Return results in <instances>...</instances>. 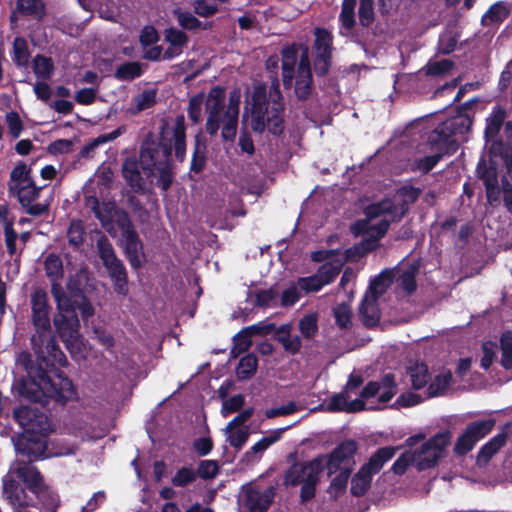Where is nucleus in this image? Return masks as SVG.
<instances>
[{"label": "nucleus", "instance_id": "f257e3e1", "mask_svg": "<svg viewBox=\"0 0 512 512\" xmlns=\"http://www.w3.org/2000/svg\"><path fill=\"white\" fill-rule=\"evenodd\" d=\"M35 360L25 356L27 377L21 379L17 391L26 400L45 406L49 400L65 406L77 396L72 381L59 367L67 366V358L54 336L39 334L31 338Z\"/></svg>", "mask_w": 512, "mask_h": 512}, {"label": "nucleus", "instance_id": "f03ea898", "mask_svg": "<svg viewBox=\"0 0 512 512\" xmlns=\"http://www.w3.org/2000/svg\"><path fill=\"white\" fill-rule=\"evenodd\" d=\"M278 75L272 76L269 92L265 83H257L246 103L251 118V129L262 134L266 129L274 136L284 132L285 104Z\"/></svg>", "mask_w": 512, "mask_h": 512}, {"label": "nucleus", "instance_id": "7ed1b4c3", "mask_svg": "<svg viewBox=\"0 0 512 512\" xmlns=\"http://www.w3.org/2000/svg\"><path fill=\"white\" fill-rule=\"evenodd\" d=\"M138 157L143 174L151 185L167 192L173 184L175 173L172 159V140L164 136V126L160 135L148 132L139 146Z\"/></svg>", "mask_w": 512, "mask_h": 512}, {"label": "nucleus", "instance_id": "20e7f679", "mask_svg": "<svg viewBox=\"0 0 512 512\" xmlns=\"http://www.w3.org/2000/svg\"><path fill=\"white\" fill-rule=\"evenodd\" d=\"M324 454L305 462L293 463L285 472L283 485L296 487L301 484L300 503L306 504L316 495V487L324 470Z\"/></svg>", "mask_w": 512, "mask_h": 512}, {"label": "nucleus", "instance_id": "39448f33", "mask_svg": "<svg viewBox=\"0 0 512 512\" xmlns=\"http://www.w3.org/2000/svg\"><path fill=\"white\" fill-rule=\"evenodd\" d=\"M31 463L20 461L15 469V474L23 482L25 488L35 495L46 512H56L59 507L58 496L45 483L38 468Z\"/></svg>", "mask_w": 512, "mask_h": 512}, {"label": "nucleus", "instance_id": "423d86ee", "mask_svg": "<svg viewBox=\"0 0 512 512\" xmlns=\"http://www.w3.org/2000/svg\"><path fill=\"white\" fill-rule=\"evenodd\" d=\"M113 220L121 231L124 241V254L130 266L137 270L145 261L144 246L129 213L122 208H114Z\"/></svg>", "mask_w": 512, "mask_h": 512}, {"label": "nucleus", "instance_id": "0eeeda50", "mask_svg": "<svg viewBox=\"0 0 512 512\" xmlns=\"http://www.w3.org/2000/svg\"><path fill=\"white\" fill-rule=\"evenodd\" d=\"M98 255L107 270V273L113 283V289L116 294L125 296L128 294V273L121 259L115 253V250L109 239L102 235L96 242Z\"/></svg>", "mask_w": 512, "mask_h": 512}, {"label": "nucleus", "instance_id": "6e6552de", "mask_svg": "<svg viewBox=\"0 0 512 512\" xmlns=\"http://www.w3.org/2000/svg\"><path fill=\"white\" fill-rule=\"evenodd\" d=\"M449 442V432H439L424 442L420 449L414 452L417 469L424 471L435 467Z\"/></svg>", "mask_w": 512, "mask_h": 512}, {"label": "nucleus", "instance_id": "1a4fd4ad", "mask_svg": "<svg viewBox=\"0 0 512 512\" xmlns=\"http://www.w3.org/2000/svg\"><path fill=\"white\" fill-rule=\"evenodd\" d=\"M495 424L496 421L493 418L470 422L455 443V454L464 456L469 453L479 440L493 430Z\"/></svg>", "mask_w": 512, "mask_h": 512}, {"label": "nucleus", "instance_id": "9d476101", "mask_svg": "<svg viewBox=\"0 0 512 512\" xmlns=\"http://www.w3.org/2000/svg\"><path fill=\"white\" fill-rule=\"evenodd\" d=\"M17 452L27 458V462L45 458L47 451V437L34 430L24 431L15 444Z\"/></svg>", "mask_w": 512, "mask_h": 512}, {"label": "nucleus", "instance_id": "9b49d317", "mask_svg": "<svg viewBox=\"0 0 512 512\" xmlns=\"http://www.w3.org/2000/svg\"><path fill=\"white\" fill-rule=\"evenodd\" d=\"M358 448L359 446L356 440L346 439L340 442L329 454L324 455V469H327L328 476L342 470V465L353 461Z\"/></svg>", "mask_w": 512, "mask_h": 512}, {"label": "nucleus", "instance_id": "f8f14e48", "mask_svg": "<svg viewBox=\"0 0 512 512\" xmlns=\"http://www.w3.org/2000/svg\"><path fill=\"white\" fill-rule=\"evenodd\" d=\"M142 163L136 155L126 157L121 165V174L126 184L135 194L146 193V181L142 174Z\"/></svg>", "mask_w": 512, "mask_h": 512}, {"label": "nucleus", "instance_id": "ddd939ff", "mask_svg": "<svg viewBox=\"0 0 512 512\" xmlns=\"http://www.w3.org/2000/svg\"><path fill=\"white\" fill-rule=\"evenodd\" d=\"M31 309H32V322L37 329L43 332H49L51 329L50 323V305L48 302V295L44 289L38 288L30 295Z\"/></svg>", "mask_w": 512, "mask_h": 512}, {"label": "nucleus", "instance_id": "4468645a", "mask_svg": "<svg viewBox=\"0 0 512 512\" xmlns=\"http://www.w3.org/2000/svg\"><path fill=\"white\" fill-rule=\"evenodd\" d=\"M428 145L432 151L441 154L442 157L453 155L459 148V144L449 128L442 123L429 134Z\"/></svg>", "mask_w": 512, "mask_h": 512}, {"label": "nucleus", "instance_id": "2eb2a0df", "mask_svg": "<svg viewBox=\"0 0 512 512\" xmlns=\"http://www.w3.org/2000/svg\"><path fill=\"white\" fill-rule=\"evenodd\" d=\"M506 115V110L500 105H496L486 118L484 137L487 143L492 142L491 150L493 153H500L503 147V140L498 138V136L503 127Z\"/></svg>", "mask_w": 512, "mask_h": 512}, {"label": "nucleus", "instance_id": "dca6fc26", "mask_svg": "<svg viewBox=\"0 0 512 512\" xmlns=\"http://www.w3.org/2000/svg\"><path fill=\"white\" fill-rule=\"evenodd\" d=\"M25 487L19 481L10 475L3 478V498L10 506L15 507H33L34 500L26 492Z\"/></svg>", "mask_w": 512, "mask_h": 512}, {"label": "nucleus", "instance_id": "f3484780", "mask_svg": "<svg viewBox=\"0 0 512 512\" xmlns=\"http://www.w3.org/2000/svg\"><path fill=\"white\" fill-rule=\"evenodd\" d=\"M53 323L58 336L65 343L66 348L70 349V346H72L79 337L80 322L78 316L55 314Z\"/></svg>", "mask_w": 512, "mask_h": 512}, {"label": "nucleus", "instance_id": "a211bd4d", "mask_svg": "<svg viewBox=\"0 0 512 512\" xmlns=\"http://www.w3.org/2000/svg\"><path fill=\"white\" fill-rule=\"evenodd\" d=\"M409 211L405 202H395L385 199L368 207L369 217H378L380 215H388L390 222H399Z\"/></svg>", "mask_w": 512, "mask_h": 512}, {"label": "nucleus", "instance_id": "6ab92c4d", "mask_svg": "<svg viewBox=\"0 0 512 512\" xmlns=\"http://www.w3.org/2000/svg\"><path fill=\"white\" fill-rule=\"evenodd\" d=\"M380 297L372 295L368 292L362 298L359 305L358 314L362 324L366 328H374L378 326L381 318L378 300Z\"/></svg>", "mask_w": 512, "mask_h": 512}, {"label": "nucleus", "instance_id": "aec40b11", "mask_svg": "<svg viewBox=\"0 0 512 512\" xmlns=\"http://www.w3.org/2000/svg\"><path fill=\"white\" fill-rule=\"evenodd\" d=\"M276 495V489L269 486L263 492L259 490H250L245 499V505L248 512H266L271 506Z\"/></svg>", "mask_w": 512, "mask_h": 512}, {"label": "nucleus", "instance_id": "412c9836", "mask_svg": "<svg viewBox=\"0 0 512 512\" xmlns=\"http://www.w3.org/2000/svg\"><path fill=\"white\" fill-rule=\"evenodd\" d=\"M282 56V82L283 87L289 90L293 86L295 66L298 57V49L295 44L289 45L281 50Z\"/></svg>", "mask_w": 512, "mask_h": 512}, {"label": "nucleus", "instance_id": "4be33fe9", "mask_svg": "<svg viewBox=\"0 0 512 512\" xmlns=\"http://www.w3.org/2000/svg\"><path fill=\"white\" fill-rule=\"evenodd\" d=\"M506 428L507 425L480 448L476 457L478 466L487 465L492 457L506 444L508 438Z\"/></svg>", "mask_w": 512, "mask_h": 512}, {"label": "nucleus", "instance_id": "5701e85b", "mask_svg": "<svg viewBox=\"0 0 512 512\" xmlns=\"http://www.w3.org/2000/svg\"><path fill=\"white\" fill-rule=\"evenodd\" d=\"M16 13L25 17H32L42 20L46 14V7L43 0H17L15 10L10 15V21L17 20Z\"/></svg>", "mask_w": 512, "mask_h": 512}, {"label": "nucleus", "instance_id": "b1692460", "mask_svg": "<svg viewBox=\"0 0 512 512\" xmlns=\"http://www.w3.org/2000/svg\"><path fill=\"white\" fill-rule=\"evenodd\" d=\"M171 140L175 158L182 163L186 158V124L185 117L182 114L175 118L173 137Z\"/></svg>", "mask_w": 512, "mask_h": 512}, {"label": "nucleus", "instance_id": "393cba45", "mask_svg": "<svg viewBox=\"0 0 512 512\" xmlns=\"http://www.w3.org/2000/svg\"><path fill=\"white\" fill-rule=\"evenodd\" d=\"M396 450L397 448L393 446L381 447L377 449L361 467L374 476L394 457Z\"/></svg>", "mask_w": 512, "mask_h": 512}, {"label": "nucleus", "instance_id": "a878e982", "mask_svg": "<svg viewBox=\"0 0 512 512\" xmlns=\"http://www.w3.org/2000/svg\"><path fill=\"white\" fill-rule=\"evenodd\" d=\"M274 339L279 342L284 351L289 354L295 355L301 350V338L298 335H291V326L288 324L281 325L276 329Z\"/></svg>", "mask_w": 512, "mask_h": 512}, {"label": "nucleus", "instance_id": "bb28decb", "mask_svg": "<svg viewBox=\"0 0 512 512\" xmlns=\"http://www.w3.org/2000/svg\"><path fill=\"white\" fill-rule=\"evenodd\" d=\"M32 169L27 166L25 162H19L10 172V179L8 182L9 194L15 192L17 189L25 186L30 181H34L31 176Z\"/></svg>", "mask_w": 512, "mask_h": 512}, {"label": "nucleus", "instance_id": "cd10ccee", "mask_svg": "<svg viewBox=\"0 0 512 512\" xmlns=\"http://www.w3.org/2000/svg\"><path fill=\"white\" fill-rule=\"evenodd\" d=\"M207 145L206 141L202 139L201 134H197L194 138V150L192 154L190 172L199 174L203 171L207 162Z\"/></svg>", "mask_w": 512, "mask_h": 512}, {"label": "nucleus", "instance_id": "c85d7f7f", "mask_svg": "<svg viewBox=\"0 0 512 512\" xmlns=\"http://www.w3.org/2000/svg\"><path fill=\"white\" fill-rule=\"evenodd\" d=\"M173 14L176 17L180 27L184 30H208L212 27V22L202 23L198 18H196L192 13L188 11H182L181 9L177 8L173 11Z\"/></svg>", "mask_w": 512, "mask_h": 512}, {"label": "nucleus", "instance_id": "c756f323", "mask_svg": "<svg viewBox=\"0 0 512 512\" xmlns=\"http://www.w3.org/2000/svg\"><path fill=\"white\" fill-rule=\"evenodd\" d=\"M373 476L360 467L351 479L350 493L354 497L364 496L371 487Z\"/></svg>", "mask_w": 512, "mask_h": 512}, {"label": "nucleus", "instance_id": "7c9ffc66", "mask_svg": "<svg viewBox=\"0 0 512 512\" xmlns=\"http://www.w3.org/2000/svg\"><path fill=\"white\" fill-rule=\"evenodd\" d=\"M509 7L503 2L498 1L491 5L481 18V23L487 26L492 23H502L510 15Z\"/></svg>", "mask_w": 512, "mask_h": 512}, {"label": "nucleus", "instance_id": "2f4dec72", "mask_svg": "<svg viewBox=\"0 0 512 512\" xmlns=\"http://www.w3.org/2000/svg\"><path fill=\"white\" fill-rule=\"evenodd\" d=\"M294 92L298 100L309 99L313 91V74L295 72Z\"/></svg>", "mask_w": 512, "mask_h": 512}, {"label": "nucleus", "instance_id": "473e14b6", "mask_svg": "<svg viewBox=\"0 0 512 512\" xmlns=\"http://www.w3.org/2000/svg\"><path fill=\"white\" fill-rule=\"evenodd\" d=\"M419 271L417 264H409L397 277L398 285L408 295L413 294L417 289L416 275Z\"/></svg>", "mask_w": 512, "mask_h": 512}, {"label": "nucleus", "instance_id": "72a5a7b5", "mask_svg": "<svg viewBox=\"0 0 512 512\" xmlns=\"http://www.w3.org/2000/svg\"><path fill=\"white\" fill-rule=\"evenodd\" d=\"M394 271L392 269H385L373 280L370 281L368 290L366 292L381 297L387 288L393 283Z\"/></svg>", "mask_w": 512, "mask_h": 512}, {"label": "nucleus", "instance_id": "f704fd0d", "mask_svg": "<svg viewBox=\"0 0 512 512\" xmlns=\"http://www.w3.org/2000/svg\"><path fill=\"white\" fill-rule=\"evenodd\" d=\"M44 186H37L35 181H30L25 186L17 189L15 192L9 194L18 198L22 207L28 206L40 197V192Z\"/></svg>", "mask_w": 512, "mask_h": 512}, {"label": "nucleus", "instance_id": "c9c22d12", "mask_svg": "<svg viewBox=\"0 0 512 512\" xmlns=\"http://www.w3.org/2000/svg\"><path fill=\"white\" fill-rule=\"evenodd\" d=\"M258 367V358L254 353L244 355L236 367V376L239 380L251 379Z\"/></svg>", "mask_w": 512, "mask_h": 512}, {"label": "nucleus", "instance_id": "e433bc0d", "mask_svg": "<svg viewBox=\"0 0 512 512\" xmlns=\"http://www.w3.org/2000/svg\"><path fill=\"white\" fill-rule=\"evenodd\" d=\"M412 388L420 390L424 388L431 379L428 366L425 363H416L408 368Z\"/></svg>", "mask_w": 512, "mask_h": 512}, {"label": "nucleus", "instance_id": "4c0bfd02", "mask_svg": "<svg viewBox=\"0 0 512 512\" xmlns=\"http://www.w3.org/2000/svg\"><path fill=\"white\" fill-rule=\"evenodd\" d=\"M313 48L319 54H333V35L326 28L317 27L314 31Z\"/></svg>", "mask_w": 512, "mask_h": 512}, {"label": "nucleus", "instance_id": "58836bf2", "mask_svg": "<svg viewBox=\"0 0 512 512\" xmlns=\"http://www.w3.org/2000/svg\"><path fill=\"white\" fill-rule=\"evenodd\" d=\"M44 271L49 281L62 280L64 269L61 257L55 253H49L44 260Z\"/></svg>", "mask_w": 512, "mask_h": 512}, {"label": "nucleus", "instance_id": "ea45409f", "mask_svg": "<svg viewBox=\"0 0 512 512\" xmlns=\"http://www.w3.org/2000/svg\"><path fill=\"white\" fill-rule=\"evenodd\" d=\"M453 375L450 370H445L443 373L437 375L429 384L427 388V395L429 398L442 395L446 389L451 385Z\"/></svg>", "mask_w": 512, "mask_h": 512}, {"label": "nucleus", "instance_id": "a19ab883", "mask_svg": "<svg viewBox=\"0 0 512 512\" xmlns=\"http://www.w3.org/2000/svg\"><path fill=\"white\" fill-rule=\"evenodd\" d=\"M55 67L52 58L42 54H37L33 59V72L34 74L43 80H49Z\"/></svg>", "mask_w": 512, "mask_h": 512}, {"label": "nucleus", "instance_id": "79ce46f5", "mask_svg": "<svg viewBox=\"0 0 512 512\" xmlns=\"http://www.w3.org/2000/svg\"><path fill=\"white\" fill-rule=\"evenodd\" d=\"M357 0H343L339 14V22L346 31H351L356 25L355 8Z\"/></svg>", "mask_w": 512, "mask_h": 512}, {"label": "nucleus", "instance_id": "37998d69", "mask_svg": "<svg viewBox=\"0 0 512 512\" xmlns=\"http://www.w3.org/2000/svg\"><path fill=\"white\" fill-rule=\"evenodd\" d=\"M30 58L28 43L23 37H16L13 41L12 60L18 67H27Z\"/></svg>", "mask_w": 512, "mask_h": 512}, {"label": "nucleus", "instance_id": "c03bdc74", "mask_svg": "<svg viewBox=\"0 0 512 512\" xmlns=\"http://www.w3.org/2000/svg\"><path fill=\"white\" fill-rule=\"evenodd\" d=\"M14 419L24 428V431L34 430L36 427L37 411L28 406H21L14 410Z\"/></svg>", "mask_w": 512, "mask_h": 512}, {"label": "nucleus", "instance_id": "a18cd8bd", "mask_svg": "<svg viewBox=\"0 0 512 512\" xmlns=\"http://www.w3.org/2000/svg\"><path fill=\"white\" fill-rule=\"evenodd\" d=\"M473 120L472 118L465 114L460 115L458 114L456 117L442 122L443 125L447 126L449 128V131L451 132L452 136L455 138V135H464L468 133L471 129Z\"/></svg>", "mask_w": 512, "mask_h": 512}, {"label": "nucleus", "instance_id": "49530a36", "mask_svg": "<svg viewBox=\"0 0 512 512\" xmlns=\"http://www.w3.org/2000/svg\"><path fill=\"white\" fill-rule=\"evenodd\" d=\"M143 73L139 62H125L119 65L114 73L116 79L121 81H132Z\"/></svg>", "mask_w": 512, "mask_h": 512}, {"label": "nucleus", "instance_id": "de8ad7c7", "mask_svg": "<svg viewBox=\"0 0 512 512\" xmlns=\"http://www.w3.org/2000/svg\"><path fill=\"white\" fill-rule=\"evenodd\" d=\"M298 328L305 339H312L318 332V314L312 312L304 315L298 323Z\"/></svg>", "mask_w": 512, "mask_h": 512}, {"label": "nucleus", "instance_id": "09e8293b", "mask_svg": "<svg viewBox=\"0 0 512 512\" xmlns=\"http://www.w3.org/2000/svg\"><path fill=\"white\" fill-rule=\"evenodd\" d=\"M126 132H127V126L120 125L118 128H116L115 130H113L110 133L101 134L98 137L94 138L86 146L83 147L82 154L83 155L88 154L89 151L93 150L94 148L98 147L99 145L113 141L116 138H118L119 136L125 134Z\"/></svg>", "mask_w": 512, "mask_h": 512}, {"label": "nucleus", "instance_id": "8fccbe9b", "mask_svg": "<svg viewBox=\"0 0 512 512\" xmlns=\"http://www.w3.org/2000/svg\"><path fill=\"white\" fill-rule=\"evenodd\" d=\"M68 243L73 248H79L85 239V228L83 222L79 219L72 220L67 230Z\"/></svg>", "mask_w": 512, "mask_h": 512}, {"label": "nucleus", "instance_id": "3c124183", "mask_svg": "<svg viewBox=\"0 0 512 512\" xmlns=\"http://www.w3.org/2000/svg\"><path fill=\"white\" fill-rule=\"evenodd\" d=\"M378 384L381 385V389L384 391L379 395L378 401L380 403L389 402L397 393V385L395 382V375L393 373L385 374Z\"/></svg>", "mask_w": 512, "mask_h": 512}, {"label": "nucleus", "instance_id": "603ef678", "mask_svg": "<svg viewBox=\"0 0 512 512\" xmlns=\"http://www.w3.org/2000/svg\"><path fill=\"white\" fill-rule=\"evenodd\" d=\"M206 110L208 112L205 130L210 136H215L220 128L221 113L223 112V108H218L216 105H206Z\"/></svg>", "mask_w": 512, "mask_h": 512}, {"label": "nucleus", "instance_id": "864d4df0", "mask_svg": "<svg viewBox=\"0 0 512 512\" xmlns=\"http://www.w3.org/2000/svg\"><path fill=\"white\" fill-rule=\"evenodd\" d=\"M336 325L341 329H348L352 325V310L349 304L343 302L333 308Z\"/></svg>", "mask_w": 512, "mask_h": 512}, {"label": "nucleus", "instance_id": "5fc2aeb1", "mask_svg": "<svg viewBox=\"0 0 512 512\" xmlns=\"http://www.w3.org/2000/svg\"><path fill=\"white\" fill-rule=\"evenodd\" d=\"M358 17L362 27L368 28L373 24L375 21L374 0H360Z\"/></svg>", "mask_w": 512, "mask_h": 512}, {"label": "nucleus", "instance_id": "6e6d98bb", "mask_svg": "<svg viewBox=\"0 0 512 512\" xmlns=\"http://www.w3.org/2000/svg\"><path fill=\"white\" fill-rule=\"evenodd\" d=\"M197 479L196 471L192 467L184 466L177 470L171 483L175 487H186Z\"/></svg>", "mask_w": 512, "mask_h": 512}, {"label": "nucleus", "instance_id": "4d7b16f0", "mask_svg": "<svg viewBox=\"0 0 512 512\" xmlns=\"http://www.w3.org/2000/svg\"><path fill=\"white\" fill-rule=\"evenodd\" d=\"M477 174L484 186L498 184L497 169L493 165H487L485 160L481 159L477 165Z\"/></svg>", "mask_w": 512, "mask_h": 512}, {"label": "nucleus", "instance_id": "13d9d810", "mask_svg": "<svg viewBox=\"0 0 512 512\" xmlns=\"http://www.w3.org/2000/svg\"><path fill=\"white\" fill-rule=\"evenodd\" d=\"M288 427L278 428L273 430L269 436L262 437L259 441H257L250 449L252 453H261L268 449L272 444L279 441L282 437V434L287 430Z\"/></svg>", "mask_w": 512, "mask_h": 512}, {"label": "nucleus", "instance_id": "bf43d9fd", "mask_svg": "<svg viewBox=\"0 0 512 512\" xmlns=\"http://www.w3.org/2000/svg\"><path fill=\"white\" fill-rule=\"evenodd\" d=\"M279 292L275 287L261 289L255 293V306L266 308L275 305Z\"/></svg>", "mask_w": 512, "mask_h": 512}, {"label": "nucleus", "instance_id": "052dcab7", "mask_svg": "<svg viewBox=\"0 0 512 512\" xmlns=\"http://www.w3.org/2000/svg\"><path fill=\"white\" fill-rule=\"evenodd\" d=\"M205 95L200 92L189 99L188 104V117L194 123L197 124L201 120L202 105L204 103Z\"/></svg>", "mask_w": 512, "mask_h": 512}, {"label": "nucleus", "instance_id": "680f3d73", "mask_svg": "<svg viewBox=\"0 0 512 512\" xmlns=\"http://www.w3.org/2000/svg\"><path fill=\"white\" fill-rule=\"evenodd\" d=\"M341 271L340 265H333L331 263H325L321 265L317 271V276L322 283V286L332 283Z\"/></svg>", "mask_w": 512, "mask_h": 512}, {"label": "nucleus", "instance_id": "e2e57ef3", "mask_svg": "<svg viewBox=\"0 0 512 512\" xmlns=\"http://www.w3.org/2000/svg\"><path fill=\"white\" fill-rule=\"evenodd\" d=\"M333 54H319L316 53L313 59V69L317 77L326 76L332 66Z\"/></svg>", "mask_w": 512, "mask_h": 512}, {"label": "nucleus", "instance_id": "0e129e2a", "mask_svg": "<svg viewBox=\"0 0 512 512\" xmlns=\"http://www.w3.org/2000/svg\"><path fill=\"white\" fill-rule=\"evenodd\" d=\"M164 37L171 46L183 48L189 42L188 35L180 29L170 27L165 29Z\"/></svg>", "mask_w": 512, "mask_h": 512}, {"label": "nucleus", "instance_id": "69168bd1", "mask_svg": "<svg viewBox=\"0 0 512 512\" xmlns=\"http://www.w3.org/2000/svg\"><path fill=\"white\" fill-rule=\"evenodd\" d=\"M219 473V465L215 460H201L196 470L197 477L208 480L215 478Z\"/></svg>", "mask_w": 512, "mask_h": 512}, {"label": "nucleus", "instance_id": "338daca9", "mask_svg": "<svg viewBox=\"0 0 512 512\" xmlns=\"http://www.w3.org/2000/svg\"><path fill=\"white\" fill-rule=\"evenodd\" d=\"M276 329L277 328L275 323L260 321L256 324L243 328L242 333L246 335H251V337L255 335L266 336L272 333L273 331H276Z\"/></svg>", "mask_w": 512, "mask_h": 512}, {"label": "nucleus", "instance_id": "774afa93", "mask_svg": "<svg viewBox=\"0 0 512 512\" xmlns=\"http://www.w3.org/2000/svg\"><path fill=\"white\" fill-rule=\"evenodd\" d=\"M414 462H416L414 453H402L393 463L391 471L396 475H403Z\"/></svg>", "mask_w": 512, "mask_h": 512}]
</instances>
